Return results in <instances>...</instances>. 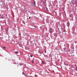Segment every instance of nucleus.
I'll use <instances>...</instances> for the list:
<instances>
[{
  "label": "nucleus",
  "instance_id": "f257e3e1",
  "mask_svg": "<svg viewBox=\"0 0 77 77\" xmlns=\"http://www.w3.org/2000/svg\"><path fill=\"white\" fill-rule=\"evenodd\" d=\"M66 25H67V26H69V22H67L66 23Z\"/></svg>",
  "mask_w": 77,
  "mask_h": 77
},
{
  "label": "nucleus",
  "instance_id": "f03ea898",
  "mask_svg": "<svg viewBox=\"0 0 77 77\" xmlns=\"http://www.w3.org/2000/svg\"><path fill=\"white\" fill-rule=\"evenodd\" d=\"M32 5L33 6H35V2H33Z\"/></svg>",
  "mask_w": 77,
  "mask_h": 77
},
{
  "label": "nucleus",
  "instance_id": "7ed1b4c3",
  "mask_svg": "<svg viewBox=\"0 0 77 77\" xmlns=\"http://www.w3.org/2000/svg\"><path fill=\"white\" fill-rule=\"evenodd\" d=\"M50 33H52V31L51 29H50Z\"/></svg>",
  "mask_w": 77,
  "mask_h": 77
},
{
  "label": "nucleus",
  "instance_id": "20e7f679",
  "mask_svg": "<svg viewBox=\"0 0 77 77\" xmlns=\"http://www.w3.org/2000/svg\"><path fill=\"white\" fill-rule=\"evenodd\" d=\"M15 53L16 54H18V51H15Z\"/></svg>",
  "mask_w": 77,
  "mask_h": 77
},
{
  "label": "nucleus",
  "instance_id": "39448f33",
  "mask_svg": "<svg viewBox=\"0 0 77 77\" xmlns=\"http://www.w3.org/2000/svg\"><path fill=\"white\" fill-rule=\"evenodd\" d=\"M24 8H25L24 10H26V9H27V8H26V7H24Z\"/></svg>",
  "mask_w": 77,
  "mask_h": 77
},
{
  "label": "nucleus",
  "instance_id": "423d86ee",
  "mask_svg": "<svg viewBox=\"0 0 77 77\" xmlns=\"http://www.w3.org/2000/svg\"><path fill=\"white\" fill-rule=\"evenodd\" d=\"M33 55H31L30 56V57H32Z\"/></svg>",
  "mask_w": 77,
  "mask_h": 77
},
{
  "label": "nucleus",
  "instance_id": "0eeeda50",
  "mask_svg": "<svg viewBox=\"0 0 77 77\" xmlns=\"http://www.w3.org/2000/svg\"><path fill=\"white\" fill-rule=\"evenodd\" d=\"M3 48H4V49H6V47H5V46H4V47H3Z\"/></svg>",
  "mask_w": 77,
  "mask_h": 77
},
{
  "label": "nucleus",
  "instance_id": "6e6552de",
  "mask_svg": "<svg viewBox=\"0 0 77 77\" xmlns=\"http://www.w3.org/2000/svg\"><path fill=\"white\" fill-rule=\"evenodd\" d=\"M31 63H34V61H32V62H31Z\"/></svg>",
  "mask_w": 77,
  "mask_h": 77
},
{
  "label": "nucleus",
  "instance_id": "1a4fd4ad",
  "mask_svg": "<svg viewBox=\"0 0 77 77\" xmlns=\"http://www.w3.org/2000/svg\"><path fill=\"white\" fill-rule=\"evenodd\" d=\"M42 64H44L45 63V62H42Z\"/></svg>",
  "mask_w": 77,
  "mask_h": 77
},
{
  "label": "nucleus",
  "instance_id": "9d476101",
  "mask_svg": "<svg viewBox=\"0 0 77 77\" xmlns=\"http://www.w3.org/2000/svg\"><path fill=\"white\" fill-rule=\"evenodd\" d=\"M42 3H44V4H45V2H44L43 1H42Z\"/></svg>",
  "mask_w": 77,
  "mask_h": 77
},
{
  "label": "nucleus",
  "instance_id": "9b49d317",
  "mask_svg": "<svg viewBox=\"0 0 77 77\" xmlns=\"http://www.w3.org/2000/svg\"><path fill=\"white\" fill-rule=\"evenodd\" d=\"M34 27H35V28H37V26H34Z\"/></svg>",
  "mask_w": 77,
  "mask_h": 77
},
{
  "label": "nucleus",
  "instance_id": "f8f14e48",
  "mask_svg": "<svg viewBox=\"0 0 77 77\" xmlns=\"http://www.w3.org/2000/svg\"><path fill=\"white\" fill-rule=\"evenodd\" d=\"M24 11L26 12H27V10Z\"/></svg>",
  "mask_w": 77,
  "mask_h": 77
},
{
  "label": "nucleus",
  "instance_id": "ddd939ff",
  "mask_svg": "<svg viewBox=\"0 0 77 77\" xmlns=\"http://www.w3.org/2000/svg\"><path fill=\"white\" fill-rule=\"evenodd\" d=\"M30 17H29V19H30Z\"/></svg>",
  "mask_w": 77,
  "mask_h": 77
}]
</instances>
